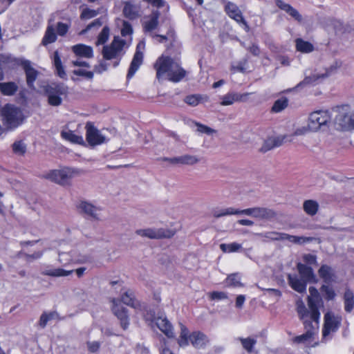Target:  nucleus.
<instances>
[{
	"instance_id": "6ab92c4d",
	"label": "nucleus",
	"mask_w": 354,
	"mask_h": 354,
	"mask_svg": "<svg viewBox=\"0 0 354 354\" xmlns=\"http://www.w3.org/2000/svg\"><path fill=\"white\" fill-rule=\"evenodd\" d=\"M288 281L290 286L295 291L299 293H304L306 290L307 283L301 277H299L297 274L288 275Z\"/></svg>"
},
{
	"instance_id": "6e6d98bb",
	"label": "nucleus",
	"mask_w": 354,
	"mask_h": 354,
	"mask_svg": "<svg viewBox=\"0 0 354 354\" xmlns=\"http://www.w3.org/2000/svg\"><path fill=\"white\" fill-rule=\"evenodd\" d=\"M97 15L98 12L97 10L85 8L82 10L80 15V18L81 19H89L95 17Z\"/></svg>"
},
{
	"instance_id": "f704fd0d",
	"label": "nucleus",
	"mask_w": 354,
	"mask_h": 354,
	"mask_svg": "<svg viewBox=\"0 0 354 354\" xmlns=\"http://www.w3.org/2000/svg\"><path fill=\"white\" fill-rule=\"evenodd\" d=\"M62 138L66 140L70 141L72 143L83 144L84 139L81 136L76 135L72 131H62L61 132Z\"/></svg>"
},
{
	"instance_id": "8fccbe9b",
	"label": "nucleus",
	"mask_w": 354,
	"mask_h": 354,
	"mask_svg": "<svg viewBox=\"0 0 354 354\" xmlns=\"http://www.w3.org/2000/svg\"><path fill=\"white\" fill-rule=\"evenodd\" d=\"M288 106V100L286 98L279 99L274 103L272 111L278 113L283 110Z\"/></svg>"
},
{
	"instance_id": "774afa93",
	"label": "nucleus",
	"mask_w": 354,
	"mask_h": 354,
	"mask_svg": "<svg viewBox=\"0 0 354 354\" xmlns=\"http://www.w3.org/2000/svg\"><path fill=\"white\" fill-rule=\"evenodd\" d=\"M304 261L308 264H317V257L315 255L311 254H305L303 257Z\"/></svg>"
},
{
	"instance_id": "a19ab883",
	"label": "nucleus",
	"mask_w": 354,
	"mask_h": 354,
	"mask_svg": "<svg viewBox=\"0 0 354 354\" xmlns=\"http://www.w3.org/2000/svg\"><path fill=\"white\" fill-rule=\"evenodd\" d=\"M236 340H239L241 342L243 348L247 351L248 353H251L253 350L254 346L257 343V340L254 338L248 337H237L235 339Z\"/></svg>"
},
{
	"instance_id": "69168bd1",
	"label": "nucleus",
	"mask_w": 354,
	"mask_h": 354,
	"mask_svg": "<svg viewBox=\"0 0 354 354\" xmlns=\"http://www.w3.org/2000/svg\"><path fill=\"white\" fill-rule=\"evenodd\" d=\"M132 27L129 22L124 21L123 27L121 30V34L122 36L125 37L132 33Z\"/></svg>"
},
{
	"instance_id": "49530a36",
	"label": "nucleus",
	"mask_w": 354,
	"mask_h": 354,
	"mask_svg": "<svg viewBox=\"0 0 354 354\" xmlns=\"http://www.w3.org/2000/svg\"><path fill=\"white\" fill-rule=\"evenodd\" d=\"M236 209L233 207H227L219 210H214L212 214L214 217L220 218L225 216L236 215Z\"/></svg>"
},
{
	"instance_id": "9b49d317",
	"label": "nucleus",
	"mask_w": 354,
	"mask_h": 354,
	"mask_svg": "<svg viewBox=\"0 0 354 354\" xmlns=\"http://www.w3.org/2000/svg\"><path fill=\"white\" fill-rule=\"evenodd\" d=\"M77 207L79 212L85 217L96 221L100 220V207L95 206L87 201H81Z\"/></svg>"
},
{
	"instance_id": "c03bdc74",
	"label": "nucleus",
	"mask_w": 354,
	"mask_h": 354,
	"mask_svg": "<svg viewBox=\"0 0 354 354\" xmlns=\"http://www.w3.org/2000/svg\"><path fill=\"white\" fill-rule=\"evenodd\" d=\"M320 290L323 294L324 298L328 301L334 299L336 296V294L333 288L328 285H322L320 288Z\"/></svg>"
},
{
	"instance_id": "79ce46f5",
	"label": "nucleus",
	"mask_w": 354,
	"mask_h": 354,
	"mask_svg": "<svg viewBox=\"0 0 354 354\" xmlns=\"http://www.w3.org/2000/svg\"><path fill=\"white\" fill-rule=\"evenodd\" d=\"M281 8L285 10L287 13H288L291 17H292L295 20L298 21H301L302 17L299 14V12L292 7L290 4L283 3Z\"/></svg>"
},
{
	"instance_id": "ea45409f",
	"label": "nucleus",
	"mask_w": 354,
	"mask_h": 354,
	"mask_svg": "<svg viewBox=\"0 0 354 354\" xmlns=\"http://www.w3.org/2000/svg\"><path fill=\"white\" fill-rule=\"evenodd\" d=\"M189 330L185 326L180 324V334L178 339V343L180 346H185L189 344Z\"/></svg>"
},
{
	"instance_id": "13d9d810",
	"label": "nucleus",
	"mask_w": 354,
	"mask_h": 354,
	"mask_svg": "<svg viewBox=\"0 0 354 354\" xmlns=\"http://www.w3.org/2000/svg\"><path fill=\"white\" fill-rule=\"evenodd\" d=\"M209 297L212 300H223L227 299V295L225 292L214 291L209 292Z\"/></svg>"
},
{
	"instance_id": "b1692460",
	"label": "nucleus",
	"mask_w": 354,
	"mask_h": 354,
	"mask_svg": "<svg viewBox=\"0 0 354 354\" xmlns=\"http://www.w3.org/2000/svg\"><path fill=\"white\" fill-rule=\"evenodd\" d=\"M123 15L124 16L130 19H136L139 17V7L136 4L133 3L131 1H124L123 2Z\"/></svg>"
},
{
	"instance_id": "e433bc0d",
	"label": "nucleus",
	"mask_w": 354,
	"mask_h": 354,
	"mask_svg": "<svg viewBox=\"0 0 354 354\" xmlns=\"http://www.w3.org/2000/svg\"><path fill=\"white\" fill-rule=\"evenodd\" d=\"M56 39L57 35L54 28L52 26H48L42 39L41 44L44 46H47L49 44L55 42Z\"/></svg>"
},
{
	"instance_id": "f257e3e1",
	"label": "nucleus",
	"mask_w": 354,
	"mask_h": 354,
	"mask_svg": "<svg viewBox=\"0 0 354 354\" xmlns=\"http://www.w3.org/2000/svg\"><path fill=\"white\" fill-rule=\"evenodd\" d=\"M154 68L158 80L167 75L168 80L172 82L181 81L187 74L186 71L180 66V63L170 57H160L154 64Z\"/></svg>"
},
{
	"instance_id": "2eb2a0df",
	"label": "nucleus",
	"mask_w": 354,
	"mask_h": 354,
	"mask_svg": "<svg viewBox=\"0 0 354 354\" xmlns=\"http://www.w3.org/2000/svg\"><path fill=\"white\" fill-rule=\"evenodd\" d=\"M323 304V301L321 296L316 297H308V306L310 310V319L315 325L319 324V320L320 317V313L319 311V307Z\"/></svg>"
},
{
	"instance_id": "39448f33",
	"label": "nucleus",
	"mask_w": 354,
	"mask_h": 354,
	"mask_svg": "<svg viewBox=\"0 0 354 354\" xmlns=\"http://www.w3.org/2000/svg\"><path fill=\"white\" fill-rule=\"evenodd\" d=\"M1 116L3 124L8 129L17 127L24 119L21 111L11 104H6L2 109Z\"/></svg>"
},
{
	"instance_id": "412c9836",
	"label": "nucleus",
	"mask_w": 354,
	"mask_h": 354,
	"mask_svg": "<svg viewBox=\"0 0 354 354\" xmlns=\"http://www.w3.org/2000/svg\"><path fill=\"white\" fill-rule=\"evenodd\" d=\"M156 325L157 327L169 338L174 337L173 327L169 321L166 317H159L156 319Z\"/></svg>"
},
{
	"instance_id": "f8f14e48",
	"label": "nucleus",
	"mask_w": 354,
	"mask_h": 354,
	"mask_svg": "<svg viewBox=\"0 0 354 354\" xmlns=\"http://www.w3.org/2000/svg\"><path fill=\"white\" fill-rule=\"evenodd\" d=\"M136 234L142 237L156 239L169 238L172 235L169 231H167L164 229L152 228L137 230Z\"/></svg>"
},
{
	"instance_id": "7ed1b4c3",
	"label": "nucleus",
	"mask_w": 354,
	"mask_h": 354,
	"mask_svg": "<svg viewBox=\"0 0 354 354\" xmlns=\"http://www.w3.org/2000/svg\"><path fill=\"white\" fill-rule=\"evenodd\" d=\"M68 93V88L63 83H52L44 88V95L47 98L48 104L52 106H59L62 104L63 97Z\"/></svg>"
},
{
	"instance_id": "f03ea898",
	"label": "nucleus",
	"mask_w": 354,
	"mask_h": 354,
	"mask_svg": "<svg viewBox=\"0 0 354 354\" xmlns=\"http://www.w3.org/2000/svg\"><path fill=\"white\" fill-rule=\"evenodd\" d=\"M125 41L119 37H114L112 42L109 45L103 46L102 55L106 60H114L113 66L117 67L120 62L122 57L124 54V46Z\"/></svg>"
},
{
	"instance_id": "c85d7f7f",
	"label": "nucleus",
	"mask_w": 354,
	"mask_h": 354,
	"mask_svg": "<svg viewBox=\"0 0 354 354\" xmlns=\"http://www.w3.org/2000/svg\"><path fill=\"white\" fill-rule=\"evenodd\" d=\"M121 301L123 304L133 308L135 309L140 307V304L136 300L134 293L131 290L126 291L121 297Z\"/></svg>"
},
{
	"instance_id": "e2e57ef3",
	"label": "nucleus",
	"mask_w": 354,
	"mask_h": 354,
	"mask_svg": "<svg viewBox=\"0 0 354 354\" xmlns=\"http://www.w3.org/2000/svg\"><path fill=\"white\" fill-rule=\"evenodd\" d=\"M58 261L62 264L66 265L72 261V259L69 254L65 253V252H62V253H59Z\"/></svg>"
},
{
	"instance_id": "09e8293b",
	"label": "nucleus",
	"mask_w": 354,
	"mask_h": 354,
	"mask_svg": "<svg viewBox=\"0 0 354 354\" xmlns=\"http://www.w3.org/2000/svg\"><path fill=\"white\" fill-rule=\"evenodd\" d=\"M110 30L109 27L104 26L97 37L96 42L97 45H102L105 44L109 37Z\"/></svg>"
},
{
	"instance_id": "c9c22d12",
	"label": "nucleus",
	"mask_w": 354,
	"mask_h": 354,
	"mask_svg": "<svg viewBox=\"0 0 354 354\" xmlns=\"http://www.w3.org/2000/svg\"><path fill=\"white\" fill-rule=\"evenodd\" d=\"M53 64L57 71V75L61 78H66V73L62 65L58 51H55L53 55Z\"/></svg>"
},
{
	"instance_id": "dca6fc26",
	"label": "nucleus",
	"mask_w": 354,
	"mask_h": 354,
	"mask_svg": "<svg viewBox=\"0 0 354 354\" xmlns=\"http://www.w3.org/2000/svg\"><path fill=\"white\" fill-rule=\"evenodd\" d=\"M21 65L25 71L27 85L30 88H34V82L37 78L39 72L32 66L31 62L28 60L24 61Z\"/></svg>"
},
{
	"instance_id": "393cba45",
	"label": "nucleus",
	"mask_w": 354,
	"mask_h": 354,
	"mask_svg": "<svg viewBox=\"0 0 354 354\" xmlns=\"http://www.w3.org/2000/svg\"><path fill=\"white\" fill-rule=\"evenodd\" d=\"M189 341L194 347L199 348L204 346L208 342V339L204 333L196 331L190 335Z\"/></svg>"
},
{
	"instance_id": "a878e982",
	"label": "nucleus",
	"mask_w": 354,
	"mask_h": 354,
	"mask_svg": "<svg viewBox=\"0 0 354 354\" xmlns=\"http://www.w3.org/2000/svg\"><path fill=\"white\" fill-rule=\"evenodd\" d=\"M159 17L160 12L158 10L151 12L149 19L144 23L143 28L145 32H151L157 28Z\"/></svg>"
},
{
	"instance_id": "f3484780",
	"label": "nucleus",
	"mask_w": 354,
	"mask_h": 354,
	"mask_svg": "<svg viewBox=\"0 0 354 354\" xmlns=\"http://www.w3.org/2000/svg\"><path fill=\"white\" fill-rule=\"evenodd\" d=\"M140 44L137 46L136 51L133 55V59L131 62L128 73L127 75V79H131L136 72L138 70L143 61V53L139 50Z\"/></svg>"
},
{
	"instance_id": "052dcab7",
	"label": "nucleus",
	"mask_w": 354,
	"mask_h": 354,
	"mask_svg": "<svg viewBox=\"0 0 354 354\" xmlns=\"http://www.w3.org/2000/svg\"><path fill=\"white\" fill-rule=\"evenodd\" d=\"M68 25L62 22H58L57 25V34L60 36H64L68 30Z\"/></svg>"
},
{
	"instance_id": "7c9ffc66",
	"label": "nucleus",
	"mask_w": 354,
	"mask_h": 354,
	"mask_svg": "<svg viewBox=\"0 0 354 354\" xmlns=\"http://www.w3.org/2000/svg\"><path fill=\"white\" fill-rule=\"evenodd\" d=\"M315 239L313 237H306V236H298L294 235H290L286 233H283V240H287L290 243L297 244V245H303L306 243H309L315 240Z\"/></svg>"
},
{
	"instance_id": "a211bd4d",
	"label": "nucleus",
	"mask_w": 354,
	"mask_h": 354,
	"mask_svg": "<svg viewBox=\"0 0 354 354\" xmlns=\"http://www.w3.org/2000/svg\"><path fill=\"white\" fill-rule=\"evenodd\" d=\"M297 268L300 274V277L306 283L317 282V280L311 267L307 266L301 263H298Z\"/></svg>"
},
{
	"instance_id": "680f3d73",
	"label": "nucleus",
	"mask_w": 354,
	"mask_h": 354,
	"mask_svg": "<svg viewBox=\"0 0 354 354\" xmlns=\"http://www.w3.org/2000/svg\"><path fill=\"white\" fill-rule=\"evenodd\" d=\"M199 100L200 97L196 95H188L185 99L187 104L194 106L198 105Z\"/></svg>"
},
{
	"instance_id": "4d7b16f0",
	"label": "nucleus",
	"mask_w": 354,
	"mask_h": 354,
	"mask_svg": "<svg viewBox=\"0 0 354 354\" xmlns=\"http://www.w3.org/2000/svg\"><path fill=\"white\" fill-rule=\"evenodd\" d=\"M195 124L197 127V131L201 133L212 135V133L216 132L214 129H213L206 125L200 124L198 122H196Z\"/></svg>"
},
{
	"instance_id": "4468645a",
	"label": "nucleus",
	"mask_w": 354,
	"mask_h": 354,
	"mask_svg": "<svg viewBox=\"0 0 354 354\" xmlns=\"http://www.w3.org/2000/svg\"><path fill=\"white\" fill-rule=\"evenodd\" d=\"M225 10L230 18L233 19L238 23H242L245 26L246 30H249V26L246 21L243 17L241 11L235 3L227 2L225 6Z\"/></svg>"
},
{
	"instance_id": "bb28decb",
	"label": "nucleus",
	"mask_w": 354,
	"mask_h": 354,
	"mask_svg": "<svg viewBox=\"0 0 354 354\" xmlns=\"http://www.w3.org/2000/svg\"><path fill=\"white\" fill-rule=\"evenodd\" d=\"M18 89V85L14 82H0V92L3 95H14Z\"/></svg>"
},
{
	"instance_id": "ddd939ff",
	"label": "nucleus",
	"mask_w": 354,
	"mask_h": 354,
	"mask_svg": "<svg viewBox=\"0 0 354 354\" xmlns=\"http://www.w3.org/2000/svg\"><path fill=\"white\" fill-rule=\"evenodd\" d=\"M112 302V310L115 316L120 319V325L122 328L126 330L129 325V319L127 315V310L125 308L119 304V300L113 299Z\"/></svg>"
},
{
	"instance_id": "9d476101",
	"label": "nucleus",
	"mask_w": 354,
	"mask_h": 354,
	"mask_svg": "<svg viewBox=\"0 0 354 354\" xmlns=\"http://www.w3.org/2000/svg\"><path fill=\"white\" fill-rule=\"evenodd\" d=\"M304 325L306 332L294 337L293 342L296 344H310L315 334V331L319 328V324L315 325V322L310 320H305Z\"/></svg>"
},
{
	"instance_id": "0eeeda50",
	"label": "nucleus",
	"mask_w": 354,
	"mask_h": 354,
	"mask_svg": "<svg viewBox=\"0 0 354 354\" xmlns=\"http://www.w3.org/2000/svg\"><path fill=\"white\" fill-rule=\"evenodd\" d=\"M85 128L86 140L90 146L95 147L106 142V137L91 122H87Z\"/></svg>"
},
{
	"instance_id": "c756f323",
	"label": "nucleus",
	"mask_w": 354,
	"mask_h": 354,
	"mask_svg": "<svg viewBox=\"0 0 354 354\" xmlns=\"http://www.w3.org/2000/svg\"><path fill=\"white\" fill-rule=\"evenodd\" d=\"M296 306L298 315L300 319L303 321L304 324L305 320L312 321V319H310V310L309 311L306 308L304 303L301 299H299L298 301H297Z\"/></svg>"
},
{
	"instance_id": "603ef678",
	"label": "nucleus",
	"mask_w": 354,
	"mask_h": 354,
	"mask_svg": "<svg viewBox=\"0 0 354 354\" xmlns=\"http://www.w3.org/2000/svg\"><path fill=\"white\" fill-rule=\"evenodd\" d=\"M283 233L277 232H267L261 234V236L272 241H283Z\"/></svg>"
},
{
	"instance_id": "6e6552de",
	"label": "nucleus",
	"mask_w": 354,
	"mask_h": 354,
	"mask_svg": "<svg viewBox=\"0 0 354 354\" xmlns=\"http://www.w3.org/2000/svg\"><path fill=\"white\" fill-rule=\"evenodd\" d=\"M73 176L71 169L51 170L44 175V178L60 185H65Z\"/></svg>"
},
{
	"instance_id": "1a4fd4ad",
	"label": "nucleus",
	"mask_w": 354,
	"mask_h": 354,
	"mask_svg": "<svg viewBox=\"0 0 354 354\" xmlns=\"http://www.w3.org/2000/svg\"><path fill=\"white\" fill-rule=\"evenodd\" d=\"M342 318L335 316L333 313L328 312L324 315V324L322 330L324 337L328 336L330 333L338 330L341 324Z\"/></svg>"
},
{
	"instance_id": "72a5a7b5",
	"label": "nucleus",
	"mask_w": 354,
	"mask_h": 354,
	"mask_svg": "<svg viewBox=\"0 0 354 354\" xmlns=\"http://www.w3.org/2000/svg\"><path fill=\"white\" fill-rule=\"evenodd\" d=\"M303 208L307 214L314 216L318 212L319 204L314 200H307L304 201Z\"/></svg>"
},
{
	"instance_id": "0e129e2a",
	"label": "nucleus",
	"mask_w": 354,
	"mask_h": 354,
	"mask_svg": "<svg viewBox=\"0 0 354 354\" xmlns=\"http://www.w3.org/2000/svg\"><path fill=\"white\" fill-rule=\"evenodd\" d=\"M273 148H274V144L273 142L272 141L271 137H270L264 141L263 145L261 147V151L262 152H266L269 150L272 149Z\"/></svg>"
},
{
	"instance_id": "37998d69",
	"label": "nucleus",
	"mask_w": 354,
	"mask_h": 354,
	"mask_svg": "<svg viewBox=\"0 0 354 354\" xmlns=\"http://www.w3.org/2000/svg\"><path fill=\"white\" fill-rule=\"evenodd\" d=\"M242 246L241 244L234 242L231 243H222L220 245V249L223 252H238L241 249Z\"/></svg>"
},
{
	"instance_id": "bf43d9fd",
	"label": "nucleus",
	"mask_w": 354,
	"mask_h": 354,
	"mask_svg": "<svg viewBox=\"0 0 354 354\" xmlns=\"http://www.w3.org/2000/svg\"><path fill=\"white\" fill-rule=\"evenodd\" d=\"M73 74L78 75V76H82L85 77L87 79L91 80L93 77L94 72L93 71H86L83 69H77L73 71Z\"/></svg>"
},
{
	"instance_id": "864d4df0",
	"label": "nucleus",
	"mask_w": 354,
	"mask_h": 354,
	"mask_svg": "<svg viewBox=\"0 0 354 354\" xmlns=\"http://www.w3.org/2000/svg\"><path fill=\"white\" fill-rule=\"evenodd\" d=\"M12 150L15 153L21 156L26 153V146L21 140L16 141L12 145Z\"/></svg>"
},
{
	"instance_id": "58836bf2",
	"label": "nucleus",
	"mask_w": 354,
	"mask_h": 354,
	"mask_svg": "<svg viewBox=\"0 0 354 354\" xmlns=\"http://www.w3.org/2000/svg\"><path fill=\"white\" fill-rule=\"evenodd\" d=\"M325 75H322V77H324ZM321 76L313 75L310 76H306L303 81L300 82L299 84L296 85L295 87L291 88V91L298 89V88H304L308 85L313 84L315 83L319 78H320Z\"/></svg>"
},
{
	"instance_id": "2f4dec72",
	"label": "nucleus",
	"mask_w": 354,
	"mask_h": 354,
	"mask_svg": "<svg viewBox=\"0 0 354 354\" xmlns=\"http://www.w3.org/2000/svg\"><path fill=\"white\" fill-rule=\"evenodd\" d=\"M73 270H66L62 268H53V269H47L44 270L41 274L43 275L54 277H66L71 274Z\"/></svg>"
},
{
	"instance_id": "3c124183",
	"label": "nucleus",
	"mask_w": 354,
	"mask_h": 354,
	"mask_svg": "<svg viewBox=\"0 0 354 354\" xmlns=\"http://www.w3.org/2000/svg\"><path fill=\"white\" fill-rule=\"evenodd\" d=\"M182 157V165H194L200 161V159L193 155L185 154L181 156Z\"/></svg>"
},
{
	"instance_id": "de8ad7c7",
	"label": "nucleus",
	"mask_w": 354,
	"mask_h": 354,
	"mask_svg": "<svg viewBox=\"0 0 354 354\" xmlns=\"http://www.w3.org/2000/svg\"><path fill=\"white\" fill-rule=\"evenodd\" d=\"M55 316V313L54 312H50V313H46L41 314L39 318V325L41 328H44L46 327L47 323L48 321L54 319Z\"/></svg>"
},
{
	"instance_id": "423d86ee",
	"label": "nucleus",
	"mask_w": 354,
	"mask_h": 354,
	"mask_svg": "<svg viewBox=\"0 0 354 354\" xmlns=\"http://www.w3.org/2000/svg\"><path fill=\"white\" fill-rule=\"evenodd\" d=\"M331 116L328 111L319 110L312 112L308 118V128L313 131H317L323 127H326L330 122Z\"/></svg>"
},
{
	"instance_id": "4c0bfd02",
	"label": "nucleus",
	"mask_w": 354,
	"mask_h": 354,
	"mask_svg": "<svg viewBox=\"0 0 354 354\" xmlns=\"http://www.w3.org/2000/svg\"><path fill=\"white\" fill-rule=\"evenodd\" d=\"M295 43L296 48L299 52L308 53L312 52L314 49L313 45L311 43L306 41L302 39H297Z\"/></svg>"
},
{
	"instance_id": "338daca9",
	"label": "nucleus",
	"mask_w": 354,
	"mask_h": 354,
	"mask_svg": "<svg viewBox=\"0 0 354 354\" xmlns=\"http://www.w3.org/2000/svg\"><path fill=\"white\" fill-rule=\"evenodd\" d=\"M108 68V64L104 62V61H102L100 62V63L96 66H95L94 67V72L97 73H103L104 71H106Z\"/></svg>"
},
{
	"instance_id": "cd10ccee",
	"label": "nucleus",
	"mask_w": 354,
	"mask_h": 354,
	"mask_svg": "<svg viewBox=\"0 0 354 354\" xmlns=\"http://www.w3.org/2000/svg\"><path fill=\"white\" fill-rule=\"evenodd\" d=\"M276 216V213L271 209L267 207H255L254 218L259 219L270 220Z\"/></svg>"
},
{
	"instance_id": "5fc2aeb1",
	"label": "nucleus",
	"mask_w": 354,
	"mask_h": 354,
	"mask_svg": "<svg viewBox=\"0 0 354 354\" xmlns=\"http://www.w3.org/2000/svg\"><path fill=\"white\" fill-rule=\"evenodd\" d=\"M240 277L237 274H232L227 278V283L230 286L234 287L241 286L242 284L240 281Z\"/></svg>"
},
{
	"instance_id": "aec40b11",
	"label": "nucleus",
	"mask_w": 354,
	"mask_h": 354,
	"mask_svg": "<svg viewBox=\"0 0 354 354\" xmlns=\"http://www.w3.org/2000/svg\"><path fill=\"white\" fill-rule=\"evenodd\" d=\"M16 64V59L10 55L0 54V81L4 79V71L12 68Z\"/></svg>"
},
{
	"instance_id": "4be33fe9",
	"label": "nucleus",
	"mask_w": 354,
	"mask_h": 354,
	"mask_svg": "<svg viewBox=\"0 0 354 354\" xmlns=\"http://www.w3.org/2000/svg\"><path fill=\"white\" fill-rule=\"evenodd\" d=\"M318 274L319 277L324 281L326 283H330L331 282L335 281V272L334 269L328 266V265H322L318 270Z\"/></svg>"
},
{
	"instance_id": "20e7f679",
	"label": "nucleus",
	"mask_w": 354,
	"mask_h": 354,
	"mask_svg": "<svg viewBox=\"0 0 354 354\" xmlns=\"http://www.w3.org/2000/svg\"><path fill=\"white\" fill-rule=\"evenodd\" d=\"M333 111L337 113L335 117L337 129L342 131L354 129V111H351L348 105L337 106Z\"/></svg>"
},
{
	"instance_id": "5701e85b",
	"label": "nucleus",
	"mask_w": 354,
	"mask_h": 354,
	"mask_svg": "<svg viewBox=\"0 0 354 354\" xmlns=\"http://www.w3.org/2000/svg\"><path fill=\"white\" fill-rule=\"evenodd\" d=\"M72 50L78 57L88 59L93 57V50L90 46L82 44H76L72 47Z\"/></svg>"
},
{
	"instance_id": "a18cd8bd",
	"label": "nucleus",
	"mask_w": 354,
	"mask_h": 354,
	"mask_svg": "<svg viewBox=\"0 0 354 354\" xmlns=\"http://www.w3.org/2000/svg\"><path fill=\"white\" fill-rule=\"evenodd\" d=\"M222 100L221 104L223 106H228L232 104L234 102H237V93H228L221 97Z\"/></svg>"
},
{
	"instance_id": "473e14b6",
	"label": "nucleus",
	"mask_w": 354,
	"mask_h": 354,
	"mask_svg": "<svg viewBox=\"0 0 354 354\" xmlns=\"http://www.w3.org/2000/svg\"><path fill=\"white\" fill-rule=\"evenodd\" d=\"M344 309L351 313L354 308V294L350 289H346L344 294Z\"/></svg>"
}]
</instances>
